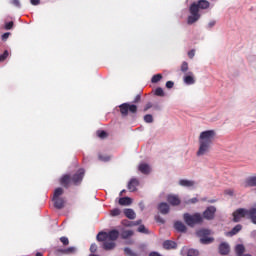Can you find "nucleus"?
Wrapping results in <instances>:
<instances>
[{"instance_id": "39", "label": "nucleus", "mask_w": 256, "mask_h": 256, "mask_svg": "<svg viewBox=\"0 0 256 256\" xmlns=\"http://www.w3.org/2000/svg\"><path fill=\"white\" fill-rule=\"evenodd\" d=\"M138 233H144V234H147L149 233V230L147 228H145V225H140L138 227Z\"/></svg>"}, {"instance_id": "51", "label": "nucleus", "mask_w": 256, "mask_h": 256, "mask_svg": "<svg viewBox=\"0 0 256 256\" xmlns=\"http://www.w3.org/2000/svg\"><path fill=\"white\" fill-rule=\"evenodd\" d=\"M233 190L231 189H228V190H225V195H230V197H233Z\"/></svg>"}, {"instance_id": "35", "label": "nucleus", "mask_w": 256, "mask_h": 256, "mask_svg": "<svg viewBox=\"0 0 256 256\" xmlns=\"http://www.w3.org/2000/svg\"><path fill=\"white\" fill-rule=\"evenodd\" d=\"M155 95H157V97H165V92L163 91V88H156Z\"/></svg>"}, {"instance_id": "19", "label": "nucleus", "mask_w": 256, "mask_h": 256, "mask_svg": "<svg viewBox=\"0 0 256 256\" xmlns=\"http://www.w3.org/2000/svg\"><path fill=\"white\" fill-rule=\"evenodd\" d=\"M184 83L186 85H194L195 78L193 77V72H189L188 75L184 76Z\"/></svg>"}, {"instance_id": "57", "label": "nucleus", "mask_w": 256, "mask_h": 256, "mask_svg": "<svg viewBox=\"0 0 256 256\" xmlns=\"http://www.w3.org/2000/svg\"><path fill=\"white\" fill-rule=\"evenodd\" d=\"M89 256H99V255H97V254H90Z\"/></svg>"}, {"instance_id": "49", "label": "nucleus", "mask_w": 256, "mask_h": 256, "mask_svg": "<svg viewBox=\"0 0 256 256\" xmlns=\"http://www.w3.org/2000/svg\"><path fill=\"white\" fill-rule=\"evenodd\" d=\"M98 159L100 161H109V157H103V155H101V154L98 155Z\"/></svg>"}, {"instance_id": "16", "label": "nucleus", "mask_w": 256, "mask_h": 256, "mask_svg": "<svg viewBox=\"0 0 256 256\" xmlns=\"http://www.w3.org/2000/svg\"><path fill=\"white\" fill-rule=\"evenodd\" d=\"M230 247L229 244L223 242L219 245L220 255H229Z\"/></svg>"}, {"instance_id": "30", "label": "nucleus", "mask_w": 256, "mask_h": 256, "mask_svg": "<svg viewBox=\"0 0 256 256\" xmlns=\"http://www.w3.org/2000/svg\"><path fill=\"white\" fill-rule=\"evenodd\" d=\"M111 217H119L121 215V210L119 208H114L110 211Z\"/></svg>"}, {"instance_id": "56", "label": "nucleus", "mask_w": 256, "mask_h": 256, "mask_svg": "<svg viewBox=\"0 0 256 256\" xmlns=\"http://www.w3.org/2000/svg\"><path fill=\"white\" fill-rule=\"evenodd\" d=\"M123 193H125V190H122V191L120 192V195H123Z\"/></svg>"}, {"instance_id": "31", "label": "nucleus", "mask_w": 256, "mask_h": 256, "mask_svg": "<svg viewBox=\"0 0 256 256\" xmlns=\"http://www.w3.org/2000/svg\"><path fill=\"white\" fill-rule=\"evenodd\" d=\"M123 225L125 227H135V225H141V220H138L137 222H123Z\"/></svg>"}, {"instance_id": "41", "label": "nucleus", "mask_w": 256, "mask_h": 256, "mask_svg": "<svg viewBox=\"0 0 256 256\" xmlns=\"http://www.w3.org/2000/svg\"><path fill=\"white\" fill-rule=\"evenodd\" d=\"M60 241H61V243H62L64 246L69 245V238H67V237H65V236L60 237Z\"/></svg>"}, {"instance_id": "4", "label": "nucleus", "mask_w": 256, "mask_h": 256, "mask_svg": "<svg viewBox=\"0 0 256 256\" xmlns=\"http://www.w3.org/2000/svg\"><path fill=\"white\" fill-rule=\"evenodd\" d=\"M250 219L254 225H256V203L250 209L239 208L233 212L234 223H239L241 219Z\"/></svg>"}, {"instance_id": "32", "label": "nucleus", "mask_w": 256, "mask_h": 256, "mask_svg": "<svg viewBox=\"0 0 256 256\" xmlns=\"http://www.w3.org/2000/svg\"><path fill=\"white\" fill-rule=\"evenodd\" d=\"M124 254L127 256H138L137 253L133 252L129 247L124 248Z\"/></svg>"}, {"instance_id": "23", "label": "nucleus", "mask_w": 256, "mask_h": 256, "mask_svg": "<svg viewBox=\"0 0 256 256\" xmlns=\"http://www.w3.org/2000/svg\"><path fill=\"white\" fill-rule=\"evenodd\" d=\"M245 187H256V176L249 177L245 182Z\"/></svg>"}, {"instance_id": "8", "label": "nucleus", "mask_w": 256, "mask_h": 256, "mask_svg": "<svg viewBox=\"0 0 256 256\" xmlns=\"http://www.w3.org/2000/svg\"><path fill=\"white\" fill-rule=\"evenodd\" d=\"M196 235L200 238L202 245H209L215 241L213 237H209V235H211V230L209 229H200L196 232Z\"/></svg>"}, {"instance_id": "5", "label": "nucleus", "mask_w": 256, "mask_h": 256, "mask_svg": "<svg viewBox=\"0 0 256 256\" xmlns=\"http://www.w3.org/2000/svg\"><path fill=\"white\" fill-rule=\"evenodd\" d=\"M183 220L188 227H193L194 225H200V223H203V216H201L200 213H195L193 215L185 213L183 215Z\"/></svg>"}, {"instance_id": "42", "label": "nucleus", "mask_w": 256, "mask_h": 256, "mask_svg": "<svg viewBox=\"0 0 256 256\" xmlns=\"http://www.w3.org/2000/svg\"><path fill=\"white\" fill-rule=\"evenodd\" d=\"M174 86H175V82H173V81L166 82L167 89H173Z\"/></svg>"}, {"instance_id": "2", "label": "nucleus", "mask_w": 256, "mask_h": 256, "mask_svg": "<svg viewBox=\"0 0 256 256\" xmlns=\"http://www.w3.org/2000/svg\"><path fill=\"white\" fill-rule=\"evenodd\" d=\"M83 177H85V169L80 168L75 174L72 176L69 174H65L60 179V185L65 189H69L71 185H75L76 187L83 183Z\"/></svg>"}, {"instance_id": "9", "label": "nucleus", "mask_w": 256, "mask_h": 256, "mask_svg": "<svg viewBox=\"0 0 256 256\" xmlns=\"http://www.w3.org/2000/svg\"><path fill=\"white\" fill-rule=\"evenodd\" d=\"M215 213H217V208H215V206H210L203 212V217L204 219H207V221H213V219H215Z\"/></svg>"}, {"instance_id": "26", "label": "nucleus", "mask_w": 256, "mask_h": 256, "mask_svg": "<svg viewBox=\"0 0 256 256\" xmlns=\"http://www.w3.org/2000/svg\"><path fill=\"white\" fill-rule=\"evenodd\" d=\"M134 232L133 230H124L121 232L122 239H129V237H133Z\"/></svg>"}, {"instance_id": "18", "label": "nucleus", "mask_w": 256, "mask_h": 256, "mask_svg": "<svg viewBox=\"0 0 256 256\" xmlns=\"http://www.w3.org/2000/svg\"><path fill=\"white\" fill-rule=\"evenodd\" d=\"M55 209H63L65 207V200L63 198H53Z\"/></svg>"}, {"instance_id": "43", "label": "nucleus", "mask_w": 256, "mask_h": 256, "mask_svg": "<svg viewBox=\"0 0 256 256\" xmlns=\"http://www.w3.org/2000/svg\"><path fill=\"white\" fill-rule=\"evenodd\" d=\"M90 251L92 253H97V244H95V243L91 244Z\"/></svg>"}, {"instance_id": "28", "label": "nucleus", "mask_w": 256, "mask_h": 256, "mask_svg": "<svg viewBox=\"0 0 256 256\" xmlns=\"http://www.w3.org/2000/svg\"><path fill=\"white\" fill-rule=\"evenodd\" d=\"M61 195H63V188L58 187V188H56L55 191H54L53 199L60 198Z\"/></svg>"}, {"instance_id": "15", "label": "nucleus", "mask_w": 256, "mask_h": 256, "mask_svg": "<svg viewBox=\"0 0 256 256\" xmlns=\"http://www.w3.org/2000/svg\"><path fill=\"white\" fill-rule=\"evenodd\" d=\"M174 228L176 231H178V233H187V226H185L181 221L175 222Z\"/></svg>"}, {"instance_id": "25", "label": "nucleus", "mask_w": 256, "mask_h": 256, "mask_svg": "<svg viewBox=\"0 0 256 256\" xmlns=\"http://www.w3.org/2000/svg\"><path fill=\"white\" fill-rule=\"evenodd\" d=\"M132 200L129 197H122L119 199V205L127 206L131 205Z\"/></svg>"}, {"instance_id": "40", "label": "nucleus", "mask_w": 256, "mask_h": 256, "mask_svg": "<svg viewBox=\"0 0 256 256\" xmlns=\"http://www.w3.org/2000/svg\"><path fill=\"white\" fill-rule=\"evenodd\" d=\"M13 25H14L13 21H10L5 24L4 29H6V31H11V29H13Z\"/></svg>"}, {"instance_id": "11", "label": "nucleus", "mask_w": 256, "mask_h": 256, "mask_svg": "<svg viewBox=\"0 0 256 256\" xmlns=\"http://www.w3.org/2000/svg\"><path fill=\"white\" fill-rule=\"evenodd\" d=\"M137 187H139V180L137 178H132L128 182V191H130V193H135V191H137Z\"/></svg>"}, {"instance_id": "21", "label": "nucleus", "mask_w": 256, "mask_h": 256, "mask_svg": "<svg viewBox=\"0 0 256 256\" xmlns=\"http://www.w3.org/2000/svg\"><path fill=\"white\" fill-rule=\"evenodd\" d=\"M77 251V248L71 246L66 249H59L58 253H62L63 255H71Z\"/></svg>"}, {"instance_id": "45", "label": "nucleus", "mask_w": 256, "mask_h": 256, "mask_svg": "<svg viewBox=\"0 0 256 256\" xmlns=\"http://www.w3.org/2000/svg\"><path fill=\"white\" fill-rule=\"evenodd\" d=\"M198 202H199V199H197V198H192L187 201L188 205L195 204Z\"/></svg>"}, {"instance_id": "6", "label": "nucleus", "mask_w": 256, "mask_h": 256, "mask_svg": "<svg viewBox=\"0 0 256 256\" xmlns=\"http://www.w3.org/2000/svg\"><path fill=\"white\" fill-rule=\"evenodd\" d=\"M96 239L103 243V249H105V251H111L117 245L115 242L109 241L107 232H99Z\"/></svg>"}, {"instance_id": "12", "label": "nucleus", "mask_w": 256, "mask_h": 256, "mask_svg": "<svg viewBox=\"0 0 256 256\" xmlns=\"http://www.w3.org/2000/svg\"><path fill=\"white\" fill-rule=\"evenodd\" d=\"M163 249H166V251H171L174 249H177V242L173 240H166L162 244Z\"/></svg>"}, {"instance_id": "52", "label": "nucleus", "mask_w": 256, "mask_h": 256, "mask_svg": "<svg viewBox=\"0 0 256 256\" xmlns=\"http://www.w3.org/2000/svg\"><path fill=\"white\" fill-rule=\"evenodd\" d=\"M215 23H216L215 20L210 21V22L208 23L209 29L215 27Z\"/></svg>"}, {"instance_id": "37", "label": "nucleus", "mask_w": 256, "mask_h": 256, "mask_svg": "<svg viewBox=\"0 0 256 256\" xmlns=\"http://www.w3.org/2000/svg\"><path fill=\"white\" fill-rule=\"evenodd\" d=\"M187 256H199V251L195 249H189L187 252Z\"/></svg>"}, {"instance_id": "50", "label": "nucleus", "mask_w": 256, "mask_h": 256, "mask_svg": "<svg viewBox=\"0 0 256 256\" xmlns=\"http://www.w3.org/2000/svg\"><path fill=\"white\" fill-rule=\"evenodd\" d=\"M31 5H40L41 0H30Z\"/></svg>"}, {"instance_id": "47", "label": "nucleus", "mask_w": 256, "mask_h": 256, "mask_svg": "<svg viewBox=\"0 0 256 256\" xmlns=\"http://www.w3.org/2000/svg\"><path fill=\"white\" fill-rule=\"evenodd\" d=\"M188 57H189V59H193L195 57V50H190L188 52Z\"/></svg>"}, {"instance_id": "33", "label": "nucleus", "mask_w": 256, "mask_h": 256, "mask_svg": "<svg viewBox=\"0 0 256 256\" xmlns=\"http://www.w3.org/2000/svg\"><path fill=\"white\" fill-rule=\"evenodd\" d=\"M181 71H182V73H187V71H189V63H187V62H182V64H181Z\"/></svg>"}, {"instance_id": "17", "label": "nucleus", "mask_w": 256, "mask_h": 256, "mask_svg": "<svg viewBox=\"0 0 256 256\" xmlns=\"http://www.w3.org/2000/svg\"><path fill=\"white\" fill-rule=\"evenodd\" d=\"M138 171H140V173H143V175H149V173H151V167H149L148 164L142 163L139 165Z\"/></svg>"}, {"instance_id": "34", "label": "nucleus", "mask_w": 256, "mask_h": 256, "mask_svg": "<svg viewBox=\"0 0 256 256\" xmlns=\"http://www.w3.org/2000/svg\"><path fill=\"white\" fill-rule=\"evenodd\" d=\"M161 79H163V75H161V74H156V75H154V76L152 77L151 82H152V83H159V81H160Z\"/></svg>"}, {"instance_id": "46", "label": "nucleus", "mask_w": 256, "mask_h": 256, "mask_svg": "<svg viewBox=\"0 0 256 256\" xmlns=\"http://www.w3.org/2000/svg\"><path fill=\"white\" fill-rule=\"evenodd\" d=\"M9 35H11V33L6 32L2 35V41H7L9 39Z\"/></svg>"}, {"instance_id": "48", "label": "nucleus", "mask_w": 256, "mask_h": 256, "mask_svg": "<svg viewBox=\"0 0 256 256\" xmlns=\"http://www.w3.org/2000/svg\"><path fill=\"white\" fill-rule=\"evenodd\" d=\"M151 107H153V104L150 103V102H148V103L146 104V106L144 107V111H149V109H151Z\"/></svg>"}, {"instance_id": "24", "label": "nucleus", "mask_w": 256, "mask_h": 256, "mask_svg": "<svg viewBox=\"0 0 256 256\" xmlns=\"http://www.w3.org/2000/svg\"><path fill=\"white\" fill-rule=\"evenodd\" d=\"M124 215L128 219H135V217H136L135 211H133V209H125Z\"/></svg>"}, {"instance_id": "7", "label": "nucleus", "mask_w": 256, "mask_h": 256, "mask_svg": "<svg viewBox=\"0 0 256 256\" xmlns=\"http://www.w3.org/2000/svg\"><path fill=\"white\" fill-rule=\"evenodd\" d=\"M119 110L122 117H127L129 113H131V115H137L138 107L135 104L123 103L119 105Z\"/></svg>"}, {"instance_id": "1", "label": "nucleus", "mask_w": 256, "mask_h": 256, "mask_svg": "<svg viewBox=\"0 0 256 256\" xmlns=\"http://www.w3.org/2000/svg\"><path fill=\"white\" fill-rule=\"evenodd\" d=\"M216 135L217 134L215 133V130H206L200 133L198 139L199 148L196 153L198 157L206 155V153H209V151H211V145H213V141H215Z\"/></svg>"}, {"instance_id": "55", "label": "nucleus", "mask_w": 256, "mask_h": 256, "mask_svg": "<svg viewBox=\"0 0 256 256\" xmlns=\"http://www.w3.org/2000/svg\"><path fill=\"white\" fill-rule=\"evenodd\" d=\"M35 256H43V253L37 252Z\"/></svg>"}, {"instance_id": "38", "label": "nucleus", "mask_w": 256, "mask_h": 256, "mask_svg": "<svg viewBox=\"0 0 256 256\" xmlns=\"http://www.w3.org/2000/svg\"><path fill=\"white\" fill-rule=\"evenodd\" d=\"M145 123H153V115L147 114L144 116Z\"/></svg>"}, {"instance_id": "53", "label": "nucleus", "mask_w": 256, "mask_h": 256, "mask_svg": "<svg viewBox=\"0 0 256 256\" xmlns=\"http://www.w3.org/2000/svg\"><path fill=\"white\" fill-rule=\"evenodd\" d=\"M141 101V95H137L133 101V103H139Z\"/></svg>"}, {"instance_id": "36", "label": "nucleus", "mask_w": 256, "mask_h": 256, "mask_svg": "<svg viewBox=\"0 0 256 256\" xmlns=\"http://www.w3.org/2000/svg\"><path fill=\"white\" fill-rule=\"evenodd\" d=\"M7 57H9V51L5 50L4 53L0 55V63H3Z\"/></svg>"}, {"instance_id": "3", "label": "nucleus", "mask_w": 256, "mask_h": 256, "mask_svg": "<svg viewBox=\"0 0 256 256\" xmlns=\"http://www.w3.org/2000/svg\"><path fill=\"white\" fill-rule=\"evenodd\" d=\"M209 1L207 0H199L198 3L191 4L189 11L190 16H188L187 23L188 25H193V23H197L198 19H201V14H199V9H209Z\"/></svg>"}, {"instance_id": "10", "label": "nucleus", "mask_w": 256, "mask_h": 256, "mask_svg": "<svg viewBox=\"0 0 256 256\" xmlns=\"http://www.w3.org/2000/svg\"><path fill=\"white\" fill-rule=\"evenodd\" d=\"M167 202L173 207L181 205V199L177 195L170 194L167 196Z\"/></svg>"}, {"instance_id": "20", "label": "nucleus", "mask_w": 256, "mask_h": 256, "mask_svg": "<svg viewBox=\"0 0 256 256\" xmlns=\"http://www.w3.org/2000/svg\"><path fill=\"white\" fill-rule=\"evenodd\" d=\"M179 185L181 187H193L195 185V181L188 180V179H181L179 180Z\"/></svg>"}, {"instance_id": "44", "label": "nucleus", "mask_w": 256, "mask_h": 256, "mask_svg": "<svg viewBox=\"0 0 256 256\" xmlns=\"http://www.w3.org/2000/svg\"><path fill=\"white\" fill-rule=\"evenodd\" d=\"M11 4L14 5V7H21V2L19 0H12Z\"/></svg>"}, {"instance_id": "13", "label": "nucleus", "mask_w": 256, "mask_h": 256, "mask_svg": "<svg viewBox=\"0 0 256 256\" xmlns=\"http://www.w3.org/2000/svg\"><path fill=\"white\" fill-rule=\"evenodd\" d=\"M108 241L115 243L117 239H119V232L118 230H111L107 232Z\"/></svg>"}, {"instance_id": "54", "label": "nucleus", "mask_w": 256, "mask_h": 256, "mask_svg": "<svg viewBox=\"0 0 256 256\" xmlns=\"http://www.w3.org/2000/svg\"><path fill=\"white\" fill-rule=\"evenodd\" d=\"M149 256H161V254L157 253V252H151L149 254Z\"/></svg>"}, {"instance_id": "22", "label": "nucleus", "mask_w": 256, "mask_h": 256, "mask_svg": "<svg viewBox=\"0 0 256 256\" xmlns=\"http://www.w3.org/2000/svg\"><path fill=\"white\" fill-rule=\"evenodd\" d=\"M243 229V226L241 224H237L231 231L227 232L228 237H233V235H237L239 231Z\"/></svg>"}, {"instance_id": "29", "label": "nucleus", "mask_w": 256, "mask_h": 256, "mask_svg": "<svg viewBox=\"0 0 256 256\" xmlns=\"http://www.w3.org/2000/svg\"><path fill=\"white\" fill-rule=\"evenodd\" d=\"M97 137H99L100 139H107V132H105V130H98L96 132Z\"/></svg>"}, {"instance_id": "27", "label": "nucleus", "mask_w": 256, "mask_h": 256, "mask_svg": "<svg viewBox=\"0 0 256 256\" xmlns=\"http://www.w3.org/2000/svg\"><path fill=\"white\" fill-rule=\"evenodd\" d=\"M235 251L236 255L241 256L243 255V253H245V246H243L242 244H238L235 247Z\"/></svg>"}, {"instance_id": "14", "label": "nucleus", "mask_w": 256, "mask_h": 256, "mask_svg": "<svg viewBox=\"0 0 256 256\" xmlns=\"http://www.w3.org/2000/svg\"><path fill=\"white\" fill-rule=\"evenodd\" d=\"M170 207H169V204L165 203V202H162L158 205V210L160 211V213L162 215H167L170 211Z\"/></svg>"}]
</instances>
